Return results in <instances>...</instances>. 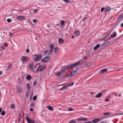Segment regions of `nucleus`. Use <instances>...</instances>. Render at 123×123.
<instances>
[{
    "label": "nucleus",
    "mask_w": 123,
    "mask_h": 123,
    "mask_svg": "<svg viewBox=\"0 0 123 123\" xmlns=\"http://www.w3.org/2000/svg\"><path fill=\"white\" fill-rule=\"evenodd\" d=\"M26 119L27 122L29 120H31L29 117H26Z\"/></svg>",
    "instance_id": "nucleus-44"
},
{
    "label": "nucleus",
    "mask_w": 123,
    "mask_h": 123,
    "mask_svg": "<svg viewBox=\"0 0 123 123\" xmlns=\"http://www.w3.org/2000/svg\"><path fill=\"white\" fill-rule=\"evenodd\" d=\"M87 57L86 56H85L83 57V59H86L87 58Z\"/></svg>",
    "instance_id": "nucleus-54"
},
{
    "label": "nucleus",
    "mask_w": 123,
    "mask_h": 123,
    "mask_svg": "<svg viewBox=\"0 0 123 123\" xmlns=\"http://www.w3.org/2000/svg\"><path fill=\"white\" fill-rule=\"evenodd\" d=\"M27 88L28 89H29L30 88V85H29V84L28 83L27 84Z\"/></svg>",
    "instance_id": "nucleus-38"
},
{
    "label": "nucleus",
    "mask_w": 123,
    "mask_h": 123,
    "mask_svg": "<svg viewBox=\"0 0 123 123\" xmlns=\"http://www.w3.org/2000/svg\"><path fill=\"white\" fill-rule=\"evenodd\" d=\"M34 12L35 13L37 12V10L36 9H35L34 10Z\"/></svg>",
    "instance_id": "nucleus-53"
},
{
    "label": "nucleus",
    "mask_w": 123,
    "mask_h": 123,
    "mask_svg": "<svg viewBox=\"0 0 123 123\" xmlns=\"http://www.w3.org/2000/svg\"><path fill=\"white\" fill-rule=\"evenodd\" d=\"M100 120L98 118H96L95 119H93L92 121L93 122L96 123L98 122L99 121H100Z\"/></svg>",
    "instance_id": "nucleus-14"
},
{
    "label": "nucleus",
    "mask_w": 123,
    "mask_h": 123,
    "mask_svg": "<svg viewBox=\"0 0 123 123\" xmlns=\"http://www.w3.org/2000/svg\"><path fill=\"white\" fill-rule=\"evenodd\" d=\"M50 47V52H52L54 50V44L52 43H51L49 44Z\"/></svg>",
    "instance_id": "nucleus-6"
},
{
    "label": "nucleus",
    "mask_w": 123,
    "mask_h": 123,
    "mask_svg": "<svg viewBox=\"0 0 123 123\" xmlns=\"http://www.w3.org/2000/svg\"><path fill=\"white\" fill-rule=\"evenodd\" d=\"M25 16L23 17V16H19L16 17V18L18 20H24L25 19Z\"/></svg>",
    "instance_id": "nucleus-8"
},
{
    "label": "nucleus",
    "mask_w": 123,
    "mask_h": 123,
    "mask_svg": "<svg viewBox=\"0 0 123 123\" xmlns=\"http://www.w3.org/2000/svg\"><path fill=\"white\" fill-rule=\"evenodd\" d=\"M0 49L2 50H4L5 49L2 46H0Z\"/></svg>",
    "instance_id": "nucleus-46"
},
{
    "label": "nucleus",
    "mask_w": 123,
    "mask_h": 123,
    "mask_svg": "<svg viewBox=\"0 0 123 123\" xmlns=\"http://www.w3.org/2000/svg\"><path fill=\"white\" fill-rule=\"evenodd\" d=\"M64 1L66 3H69L70 2V1L69 0H64Z\"/></svg>",
    "instance_id": "nucleus-41"
},
{
    "label": "nucleus",
    "mask_w": 123,
    "mask_h": 123,
    "mask_svg": "<svg viewBox=\"0 0 123 123\" xmlns=\"http://www.w3.org/2000/svg\"><path fill=\"white\" fill-rule=\"evenodd\" d=\"M29 91H27L26 92V97H27L29 94Z\"/></svg>",
    "instance_id": "nucleus-36"
},
{
    "label": "nucleus",
    "mask_w": 123,
    "mask_h": 123,
    "mask_svg": "<svg viewBox=\"0 0 123 123\" xmlns=\"http://www.w3.org/2000/svg\"><path fill=\"white\" fill-rule=\"evenodd\" d=\"M28 123H35L34 120H31L30 122H28Z\"/></svg>",
    "instance_id": "nucleus-42"
},
{
    "label": "nucleus",
    "mask_w": 123,
    "mask_h": 123,
    "mask_svg": "<svg viewBox=\"0 0 123 123\" xmlns=\"http://www.w3.org/2000/svg\"><path fill=\"white\" fill-rule=\"evenodd\" d=\"M64 22L63 20H62L61 22V24L62 25H63L64 24Z\"/></svg>",
    "instance_id": "nucleus-45"
},
{
    "label": "nucleus",
    "mask_w": 123,
    "mask_h": 123,
    "mask_svg": "<svg viewBox=\"0 0 123 123\" xmlns=\"http://www.w3.org/2000/svg\"><path fill=\"white\" fill-rule=\"evenodd\" d=\"M17 89L18 93V94L20 93L22 91L21 88L20 86H18L17 87Z\"/></svg>",
    "instance_id": "nucleus-9"
},
{
    "label": "nucleus",
    "mask_w": 123,
    "mask_h": 123,
    "mask_svg": "<svg viewBox=\"0 0 123 123\" xmlns=\"http://www.w3.org/2000/svg\"><path fill=\"white\" fill-rule=\"evenodd\" d=\"M47 108L50 111H52L53 110V107L51 106H48Z\"/></svg>",
    "instance_id": "nucleus-24"
},
{
    "label": "nucleus",
    "mask_w": 123,
    "mask_h": 123,
    "mask_svg": "<svg viewBox=\"0 0 123 123\" xmlns=\"http://www.w3.org/2000/svg\"><path fill=\"white\" fill-rule=\"evenodd\" d=\"M37 84V79H35L34 80V81L33 82V85L34 86H35V85Z\"/></svg>",
    "instance_id": "nucleus-28"
},
{
    "label": "nucleus",
    "mask_w": 123,
    "mask_h": 123,
    "mask_svg": "<svg viewBox=\"0 0 123 123\" xmlns=\"http://www.w3.org/2000/svg\"><path fill=\"white\" fill-rule=\"evenodd\" d=\"M105 46V45L104 44V43H103L101 45V47H103Z\"/></svg>",
    "instance_id": "nucleus-43"
},
{
    "label": "nucleus",
    "mask_w": 123,
    "mask_h": 123,
    "mask_svg": "<svg viewBox=\"0 0 123 123\" xmlns=\"http://www.w3.org/2000/svg\"><path fill=\"white\" fill-rule=\"evenodd\" d=\"M71 77V76L70 75V74H66L64 76V77L65 78H67L70 77Z\"/></svg>",
    "instance_id": "nucleus-20"
},
{
    "label": "nucleus",
    "mask_w": 123,
    "mask_h": 123,
    "mask_svg": "<svg viewBox=\"0 0 123 123\" xmlns=\"http://www.w3.org/2000/svg\"><path fill=\"white\" fill-rule=\"evenodd\" d=\"M50 60L49 58V56H46L43 58L42 60V61L43 62H48Z\"/></svg>",
    "instance_id": "nucleus-5"
},
{
    "label": "nucleus",
    "mask_w": 123,
    "mask_h": 123,
    "mask_svg": "<svg viewBox=\"0 0 123 123\" xmlns=\"http://www.w3.org/2000/svg\"><path fill=\"white\" fill-rule=\"evenodd\" d=\"M107 69L106 68H105L101 69L100 70V72L102 73H104V72L107 71Z\"/></svg>",
    "instance_id": "nucleus-22"
},
{
    "label": "nucleus",
    "mask_w": 123,
    "mask_h": 123,
    "mask_svg": "<svg viewBox=\"0 0 123 123\" xmlns=\"http://www.w3.org/2000/svg\"><path fill=\"white\" fill-rule=\"evenodd\" d=\"M73 68L74 67L73 64H72L68 65V66L66 67L65 68L66 69H68Z\"/></svg>",
    "instance_id": "nucleus-12"
},
{
    "label": "nucleus",
    "mask_w": 123,
    "mask_h": 123,
    "mask_svg": "<svg viewBox=\"0 0 123 123\" xmlns=\"http://www.w3.org/2000/svg\"><path fill=\"white\" fill-rule=\"evenodd\" d=\"M31 78V76L30 75H28L26 77V79L29 80Z\"/></svg>",
    "instance_id": "nucleus-25"
},
{
    "label": "nucleus",
    "mask_w": 123,
    "mask_h": 123,
    "mask_svg": "<svg viewBox=\"0 0 123 123\" xmlns=\"http://www.w3.org/2000/svg\"><path fill=\"white\" fill-rule=\"evenodd\" d=\"M32 21L34 22V23H36L37 22V20L36 19L33 20Z\"/></svg>",
    "instance_id": "nucleus-50"
},
{
    "label": "nucleus",
    "mask_w": 123,
    "mask_h": 123,
    "mask_svg": "<svg viewBox=\"0 0 123 123\" xmlns=\"http://www.w3.org/2000/svg\"><path fill=\"white\" fill-rule=\"evenodd\" d=\"M37 98V96L36 95H35L34 96L33 98V100L34 101Z\"/></svg>",
    "instance_id": "nucleus-35"
},
{
    "label": "nucleus",
    "mask_w": 123,
    "mask_h": 123,
    "mask_svg": "<svg viewBox=\"0 0 123 123\" xmlns=\"http://www.w3.org/2000/svg\"><path fill=\"white\" fill-rule=\"evenodd\" d=\"M7 21L8 22H11L12 21V20L8 18L7 19Z\"/></svg>",
    "instance_id": "nucleus-40"
},
{
    "label": "nucleus",
    "mask_w": 123,
    "mask_h": 123,
    "mask_svg": "<svg viewBox=\"0 0 123 123\" xmlns=\"http://www.w3.org/2000/svg\"><path fill=\"white\" fill-rule=\"evenodd\" d=\"M111 9V8L109 6H107L105 7H103L101 9L100 12H102L103 11L105 12H107L110 11Z\"/></svg>",
    "instance_id": "nucleus-4"
},
{
    "label": "nucleus",
    "mask_w": 123,
    "mask_h": 123,
    "mask_svg": "<svg viewBox=\"0 0 123 123\" xmlns=\"http://www.w3.org/2000/svg\"><path fill=\"white\" fill-rule=\"evenodd\" d=\"M62 74V73L60 72L58 73H57L56 74V76H59L60 75H61Z\"/></svg>",
    "instance_id": "nucleus-31"
},
{
    "label": "nucleus",
    "mask_w": 123,
    "mask_h": 123,
    "mask_svg": "<svg viewBox=\"0 0 123 123\" xmlns=\"http://www.w3.org/2000/svg\"><path fill=\"white\" fill-rule=\"evenodd\" d=\"M73 110V108H70L69 109V111H71Z\"/></svg>",
    "instance_id": "nucleus-51"
},
{
    "label": "nucleus",
    "mask_w": 123,
    "mask_h": 123,
    "mask_svg": "<svg viewBox=\"0 0 123 123\" xmlns=\"http://www.w3.org/2000/svg\"><path fill=\"white\" fill-rule=\"evenodd\" d=\"M12 64H10L8 66V68H6V70H11L12 68Z\"/></svg>",
    "instance_id": "nucleus-18"
},
{
    "label": "nucleus",
    "mask_w": 123,
    "mask_h": 123,
    "mask_svg": "<svg viewBox=\"0 0 123 123\" xmlns=\"http://www.w3.org/2000/svg\"><path fill=\"white\" fill-rule=\"evenodd\" d=\"M29 50L28 49H26V52L27 53H28L29 52Z\"/></svg>",
    "instance_id": "nucleus-57"
},
{
    "label": "nucleus",
    "mask_w": 123,
    "mask_h": 123,
    "mask_svg": "<svg viewBox=\"0 0 123 123\" xmlns=\"http://www.w3.org/2000/svg\"><path fill=\"white\" fill-rule=\"evenodd\" d=\"M74 84L73 82H72L66 85L65 86H63L62 88H60L59 90L60 91H62L65 88H67L68 87L71 86H73Z\"/></svg>",
    "instance_id": "nucleus-2"
},
{
    "label": "nucleus",
    "mask_w": 123,
    "mask_h": 123,
    "mask_svg": "<svg viewBox=\"0 0 123 123\" xmlns=\"http://www.w3.org/2000/svg\"><path fill=\"white\" fill-rule=\"evenodd\" d=\"M47 26L48 28H50V25H49V24H48L47 25Z\"/></svg>",
    "instance_id": "nucleus-58"
},
{
    "label": "nucleus",
    "mask_w": 123,
    "mask_h": 123,
    "mask_svg": "<svg viewBox=\"0 0 123 123\" xmlns=\"http://www.w3.org/2000/svg\"><path fill=\"white\" fill-rule=\"evenodd\" d=\"M58 42L59 43H63L64 41V40L62 38H59L58 40Z\"/></svg>",
    "instance_id": "nucleus-10"
},
{
    "label": "nucleus",
    "mask_w": 123,
    "mask_h": 123,
    "mask_svg": "<svg viewBox=\"0 0 123 123\" xmlns=\"http://www.w3.org/2000/svg\"><path fill=\"white\" fill-rule=\"evenodd\" d=\"M33 10L32 9H31V10H30L29 11V12H30V13H31V12L32 11H33Z\"/></svg>",
    "instance_id": "nucleus-62"
},
{
    "label": "nucleus",
    "mask_w": 123,
    "mask_h": 123,
    "mask_svg": "<svg viewBox=\"0 0 123 123\" xmlns=\"http://www.w3.org/2000/svg\"><path fill=\"white\" fill-rule=\"evenodd\" d=\"M58 51V49L57 47H56L55 48L54 51L55 53H56Z\"/></svg>",
    "instance_id": "nucleus-27"
},
{
    "label": "nucleus",
    "mask_w": 123,
    "mask_h": 123,
    "mask_svg": "<svg viewBox=\"0 0 123 123\" xmlns=\"http://www.w3.org/2000/svg\"><path fill=\"white\" fill-rule=\"evenodd\" d=\"M87 19V18L85 17L83 18V19L82 20H83V21L84 22H85L86 20Z\"/></svg>",
    "instance_id": "nucleus-47"
},
{
    "label": "nucleus",
    "mask_w": 123,
    "mask_h": 123,
    "mask_svg": "<svg viewBox=\"0 0 123 123\" xmlns=\"http://www.w3.org/2000/svg\"><path fill=\"white\" fill-rule=\"evenodd\" d=\"M87 120V119L85 118H79L77 120L78 121H80L82 120L86 121Z\"/></svg>",
    "instance_id": "nucleus-21"
},
{
    "label": "nucleus",
    "mask_w": 123,
    "mask_h": 123,
    "mask_svg": "<svg viewBox=\"0 0 123 123\" xmlns=\"http://www.w3.org/2000/svg\"><path fill=\"white\" fill-rule=\"evenodd\" d=\"M122 69V68H118L117 69V71H119V70H120V69Z\"/></svg>",
    "instance_id": "nucleus-64"
},
{
    "label": "nucleus",
    "mask_w": 123,
    "mask_h": 123,
    "mask_svg": "<svg viewBox=\"0 0 123 123\" xmlns=\"http://www.w3.org/2000/svg\"><path fill=\"white\" fill-rule=\"evenodd\" d=\"M30 110L31 111H34L33 109L32 108H30Z\"/></svg>",
    "instance_id": "nucleus-52"
},
{
    "label": "nucleus",
    "mask_w": 123,
    "mask_h": 123,
    "mask_svg": "<svg viewBox=\"0 0 123 123\" xmlns=\"http://www.w3.org/2000/svg\"><path fill=\"white\" fill-rule=\"evenodd\" d=\"M46 67L45 65H39L37 69V70L38 71H41L45 69Z\"/></svg>",
    "instance_id": "nucleus-3"
},
{
    "label": "nucleus",
    "mask_w": 123,
    "mask_h": 123,
    "mask_svg": "<svg viewBox=\"0 0 123 123\" xmlns=\"http://www.w3.org/2000/svg\"><path fill=\"white\" fill-rule=\"evenodd\" d=\"M110 37H114L113 35V34H112V33L111 34V35L110 36Z\"/></svg>",
    "instance_id": "nucleus-56"
},
{
    "label": "nucleus",
    "mask_w": 123,
    "mask_h": 123,
    "mask_svg": "<svg viewBox=\"0 0 123 123\" xmlns=\"http://www.w3.org/2000/svg\"><path fill=\"white\" fill-rule=\"evenodd\" d=\"M121 26L123 27V23H122L120 25Z\"/></svg>",
    "instance_id": "nucleus-60"
},
{
    "label": "nucleus",
    "mask_w": 123,
    "mask_h": 123,
    "mask_svg": "<svg viewBox=\"0 0 123 123\" xmlns=\"http://www.w3.org/2000/svg\"><path fill=\"white\" fill-rule=\"evenodd\" d=\"M66 69V68H63L62 69L60 72L61 73L63 72H64L65 71Z\"/></svg>",
    "instance_id": "nucleus-29"
},
{
    "label": "nucleus",
    "mask_w": 123,
    "mask_h": 123,
    "mask_svg": "<svg viewBox=\"0 0 123 123\" xmlns=\"http://www.w3.org/2000/svg\"><path fill=\"white\" fill-rule=\"evenodd\" d=\"M102 93H99L97 94L95 96L96 98H99L101 96Z\"/></svg>",
    "instance_id": "nucleus-23"
},
{
    "label": "nucleus",
    "mask_w": 123,
    "mask_h": 123,
    "mask_svg": "<svg viewBox=\"0 0 123 123\" xmlns=\"http://www.w3.org/2000/svg\"><path fill=\"white\" fill-rule=\"evenodd\" d=\"M48 52L47 50H44V53L45 54H47Z\"/></svg>",
    "instance_id": "nucleus-48"
},
{
    "label": "nucleus",
    "mask_w": 123,
    "mask_h": 123,
    "mask_svg": "<svg viewBox=\"0 0 123 123\" xmlns=\"http://www.w3.org/2000/svg\"><path fill=\"white\" fill-rule=\"evenodd\" d=\"M112 34H113L114 37H115L116 36L117 33L115 32L114 31L112 33Z\"/></svg>",
    "instance_id": "nucleus-34"
},
{
    "label": "nucleus",
    "mask_w": 123,
    "mask_h": 123,
    "mask_svg": "<svg viewBox=\"0 0 123 123\" xmlns=\"http://www.w3.org/2000/svg\"><path fill=\"white\" fill-rule=\"evenodd\" d=\"M5 45L6 46V47H8V45L7 44V43H5Z\"/></svg>",
    "instance_id": "nucleus-61"
},
{
    "label": "nucleus",
    "mask_w": 123,
    "mask_h": 123,
    "mask_svg": "<svg viewBox=\"0 0 123 123\" xmlns=\"http://www.w3.org/2000/svg\"><path fill=\"white\" fill-rule=\"evenodd\" d=\"M34 65V64L33 63L30 64L29 65V68L31 69H33V68Z\"/></svg>",
    "instance_id": "nucleus-19"
},
{
    "label": "nucleus",
    "mask_w": 123,
    "mask_h": 123,
    "mask_svg": "<svg viewBox=\"0 0 123 123\" xmlns=\"http://www.w3.org/2000/svg\"><path fill=\"white\" fill-rule=\"evenodd\" d=\"M123 17V13L120 14L117 18L118 20H120Z\"/></svg>",
    "instance_id": "nucleus-16"
},
{
    "label": "nucleus",
    "mask_w": 123,
    "mask_h": 123,
    "mask_svg": "<svg viewBox=\"0 0 123 123\" xmlns=\"http://www.w3.org/2000/svg\"><path fill=\"white\" fill-rule=\"evenodd\" d=\"M109 34H107L106 36H105L104 37V39L106 38L109 36Z\"/></svg>",
    "instance_id": "nucleus-39"
},
{
    "label": "nucleus",
    "mask_w": 123,
    "mask_h": 123,
    "mask_svg": "<svg viewBox=\"0 0 123 123\" xmlns=\"http://www.w3.org/2000/svg\"><path fill=\"white\" fill-rule=\"evenodd\" d=\"M76 73V71L75 70H74L71 72L70 73L71 76H72L74 75Z\"/></svg>",
    "instance_id": "nucleus-15"
},
{
    "label": "nucleus",
    "mask_w": 123,
    "mask_h": 123,
    "mask_svg": "<svg viewBox=\"0 0 123 123\" xmlns=\"http://www.w3.org/2000/svg\"><path fill=\"white\" fill-rule=\"evenodd\" d=\"M27 58L23 56L22 57V61L24 62L25 63L27 62Z\"/></svg>",
    "instance_id": "nucleus-13"
},
{
    "label": "nucleus",
    "mask_w": 123,
    "mask_h": 123,
    "mask_svg": "<svg viewBox=\"0 0 123 123\" xmlns=\"http://www.w3.org/2000/svg\"><path fill=\"white\" fill-rule=\"evenodd\" d=\"M10 107L12 109H14L15 108V105L14 104H12Z\"/></svg>",
    "instance_id": "nucleus-26"
},
{
    "label": "nucleus",
    "mask_w": 123,
    "mask_h": 123,
    "mask_svg": "<svg viewBox=\"0 0 123 123\" xmlns=\"http://www.w3.org/2000/svg\"><path fill=\"white\" fill-rule=\"evenodd\" d=\"M105 101L106 102H107L109 101V100L108 99H105Z\"/></svg>",
    "instance_id": "nucleus-55"
},
{
    "label": "nucleus",
    "mask_w": 123,
    "mask_h": 123,
    "mask_svg": "<svg viewBox=\"0 0 123 123\" xmlns=\"http://www.w3.org/2000/svg\"><path fill=\"white\" fill-rule=\"evenodd\" d=\"M100 44H97L96 46V47H97V48H98L99 47H100Z\"/></svg>",
    "instance_id": "nucleus-49"
},
{
    "label": "nucleus",
    "mask_w": 123,
    "mask_h": 123,
    "mask_svg": "<svg viewBox=\"0 0 123 123\" xmlns=\"http://www.w3.org/2000/svg\"><path fill=\"white\" fill-rule=\"evenodd\" d=\"M42 57V55L39 54L37 55V54H35L33 56L34 61H38L41 59Z\"/></svg>",
    "instance_id": "nucleus-1"
},
{
    "label": "nucleus",
    "mask_w": 123,
    "mask_h": 123,
    "mask_svg": "<svg viewBox=\"0 0 123 123\" xmlns=\"http://www.w3.org/2000/svg\"><path fill=\"white\" fill-rule=\"evenodd\" d=\"M2 73V71H0V75Z\"/></svg>",
    "instance_id": "nucleus-63"
},
{
    "label": "nucleus",
    "mask_w": 123,
    "mask_h": 123,
    "mask_svg": "<svg viewBox=\"0 0 123 123\" xmlns=\"http://www.w3.org/2000/svg\"><path fill=\"white\" fill-rule=\"evenodd\" d=\"M76 121L74 120H72L68 123H75Z\"/></svg>",
    "instance_id": "nucleus-37"
},
{
    "label": "nucleus",
    "mask_w": 123,
    "mask_h": 123,
    "mask_svg": "<svg viewBox=\"0 0 123 123\" xmlns=\"http://www.w3.org/2000/svg\"><path fill=\"white\" fill-rule=\"evenodd\" d=\"M110 114V113L109 112H106L104 113L103 114V115H108Z\"/></svg>",
    "instance_id": "nucleus-33"
},
{
    "label": "nucleus",
    "mask_w": 123,
    "mask_h": 123,
    "mask_svg": "<svg viewBox=\"0 0 123 123\" xmlns=\"http://www.w3.org/2000/svg\"><path fill=\"white\" fill-rule=\"evenodd\" d=\"M36 105V103L34 102H33L31 103L30 105V106L31 107L33 108Z\"/></svg>",
    "instance_id": "nucleus-17"
},
{
    "label": "nucleus",
    "mask_w": 123,
    "mask_h": 123,
    "mask_svg": "<svg viewBox=\"0 0 123 123\" xmlns=\"http://www.w3.org/2000/svg\"><path fill=\"white\" fill-rule=\"evenodd\" d=\"M97 49L98 48L97 47H96V46L94 47V49L95 50H97Z\"/></svg>",
    "instance_id": "nucleus-59"
},
{
    "label": "nucleus",
    "mask_w": 123,
    "mask_h": 123,
    "mask_svg": "<svg viewBox=\"0 0 123 123\" xmlns=\"http://www.w3.org/2000/svg\"><path fill=\"white\" fill-rule=\"evenodd\" d=\"M80 34V32L79 30H76L74 32V34L75 36L76 37H78L79 36Z\"/></svg>",
    "instance_id": "nucleus-7"
},
{
    "label": "nucleus",
    "mask_w": 123,
    "mask_h": 123,
    "mask_svg": "<svg viewBox=\"0 0 123 123\" xmlns=\"http://www.w3.org/2000/svg\"><path fill=\"white\" fill-rule=\"evenodd\" d=\"M109 42L108 41H107L106 42H105L104 43L105 44V45L106 46L108 44H109Z\"/></svg>",
    "instance_id": "nucleus-30"
},
{
    "label": "nucleus",
    "mask_w": 123,
    "mask_h": 123,
    "mask_svg": "<svg viewBox=\"0 0 123 123\" xmlns=\"http://www.w3.org/2000/svg\"><path fill=\"white\" fill-rule=\"evenodd\" d=\"M5 112L4 111H2L1 113V115L2 116L4 115H5Z\"/></svg>",
    "instance_id": "nucleus-32"
},
{
    "label": "nucleus",
    "mask_w": 123,
    "mask_h": 123,
    "mask_svg": "<svg viewBox=\"0 0 123 123\" xmlns=\"http://www.w3.org/2000/svg\"><path fill=\"white\" fill-rule=\"evenodd\" d=\"M80 61L78 62L72 64L74 68L75 67L80 64Z\"/></svg>",
    "instance_id": "nucleus-11"
}]
</instances>
